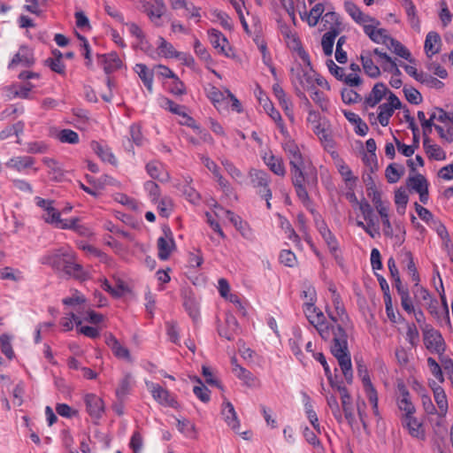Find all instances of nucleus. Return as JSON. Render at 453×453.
I'll return each mask as SVG.
<instances>
[{"label":"nucleus","mask_w":453,"mask_h":453,"mask_svg":"<svg viewBox=\"0 0 453 453\" xmlns=\"http://www.w3.org/2000/svg\"><path fill=\"white\" fill-rule=\"evenodd\" d=\"M160 168H162V165L157 162H150L146 165L147 173L152 179L167 182L170 180V175L167 172L161 173Z\"/></svg>","instance_id":"32"},{"label":"nucleus","mask_w":453,"mask_h":453,"mask_svg":"<svg viewBox=\"0 0 453 453\" xmlns=\"http://www.w3.org/2000/svg\"><path fill=\"white\" fill-rule=\"evenodd\" d=\"M395 203L396 204L398 213L403 214L408 203V195L404 189H398L395 192Z\"/></svg>","instance_id":"56"},{"label":"nucleus","mask_w":453,"mask_h":453,"mask_svg":"<svg viewBox=\"0 0 453 453\" xmlns=\"http://www.w3.org/2000/svg\"><path fill=\"white\" fill-rule=\"evenodd\" d=\"M165 12V5L162 0H155V4L151 5L147 15L151 20L153 19H160Z\"/></svg>","instance_id":"60"},{"label":"nucleus","mask_w":453,"mask_h":453,"mask_svg":"<svg viewBox=\"0 0 453 453\" xmlns=\"http://www.w3.org/2000/svg\"><path fill=\"white\" fill-rule=\"evenodd\" d=\"M434 395L440 411V415H445L448 411V401L444 390L440 386H437L434 388Z\"/></svg>","instance_id":"44"},{"label":"nucleus","mask_w":453,"mask_h":453,"mask_svg":"<svg viewBox=\"0 0 453 453\" xmlns=\"http://www.w3.org/2000/svg\"><path fill=\"white\" fill-rule=\"evenodd\" d=\"M91 148L104 162H107L114 165L117 164L116 157L109 147H104L98 142L93 141L91 142Z\"/></svg>","instance_id":"26"},{"label":"nucleus","mask_w":453,"mask_h":453,"mask_svg":"<svg viewBox=\"0 0 453 453\" xmlns=\"http://www.w3.org/2000/svg\"><path fill=\"white\" fill-rule=\"evenodd\" d=\"M130 391V375L127 374L119 382V387L116 389V395L119 401H122L123 398L129 393Z\"/></svg>","instance_id":"61"},{"label":"nucleus","mask_w":453,"mask_h":453,"mask_svg":"<svg viewBox=\"0 0 453 453\" xmlns=\"http://www.w3.org/2000/svg\"><path fill=\"white\" fill-rule=\"evenodd\" d=\"M157 257L160 260L165 261L169 259L172 252L176 249L174 240H166L165 238H158L157 242Z\"/></svg>","instance_id":"22"},{"label":"nucleus","mask_w":453,"mask_h":453,"mask_svg":"<svg viewBox=\"0 0 453 453\" xmlns=\"http://www.w3.org/2000/svg\"><path fill=\"white\" fill-rule=\"evenodd\" d=\"M379 113L377 119L382 127H387L389 123V119L394 113V109L390 104H387L386 103L380 104L378 108Z\"/></svg>","instance_id":"46"},{"label":"nucleus","mask_w":453,"mask_h":453,"mask_svg":"<svg viewBox=\"0 0 453 453\" xmlns=\"http://www.w3.org/2000/svg\"><path fill=\"white\" fill-rule=\"evenodd\" d=\"M173 9H183L187 16L196 17L198 16V10L193 4L192 2H187L186 0H169Z\"/></svg>","instance_id":"39"},{"label":"nucleus","mask_w":453,"mask_h":453,"mask_svg":"<svg viewBox=\"0 0 453 453\" xmlns=\"http://www.w3.org/2000/svg\"><path fill=\"white\" fill-rule=\"evenodd\" d=\"M180 296L184 310L193 319V321L196 322L198 317V303L196 299V288L185 285L181 288Z\"/></svg>","instance_id":"8"},{"label":"nucleus","mask_w":453,"mask_h":453,"mask_svg":"<svg viewBox=\"0 0 453 453\" xmlns=\"http://www.w3.org/2000/svg\"><path fill=\"white\" fill-rule=\"evenodd\" d=\"M58 139L64 143L76 144L79 142V134L71 129H63L58 135Z\"/></svg>","instance_id":"52"},{"label":"nucleus","mask_w":453,"mask_h":453,"mask_svg":"<svg viewBox=\"0 0 453 453\" xmlns=\"http://www.w3.org/2000/svg\"><path fill=\"white\" fill-rule=\"evenodd\" d=\"M97 59L98 63L104 65V70L107 74L119 70L122 65V61L116 52L97 55Z\"/></svg>","instance_id":"16"},{"label":"nucleus","mask_w":453,"mask_h":453,"mask_svg":"<svg viewBox=\"0 0 453 453\" xmlns=\"http://www.w3.org/2000/svg\"><path fill=\"white\" fill-rule=\"evenodd\" d=\"M345 9L347 12L351 16V18L357 22L358 24L366 25L368 22L372 23H377L380 24V22L368 15L364 14L360 9L352 2H346L345 3Z\"/></svg>","instance_id":"18"},{"label":"nucleus","mask_w":453,"mask_h":453,"mask_svg":"<svg viewBox=\"0 0 453 453\" xmlns=\"http://www.w3.org/2000/svg\"><path fill=\"white\" fill-rule=\"evenodd\" d=\"M35 163V158L29 156L15 157L11 158L7 163L6 166L13 168L18 172H21L24 169L30 168Z\"/></svg>","instance_id":"29"},{"label":"nucleus","mask_w":453,"mask_h":453,"mask_svg":"<svg viewBox=\"0 0 453 453\" xmlns=\"http://www.w3.org/2000/svg\"><path fill=\"white\" fill-rule=\"evenodd\" d=\"M441 37L436 32H429L425 41V51L428 58H432L440 50Z\"/></svg>","instance_id":"21"},{"label":"nucleus","mask_w":453,"mask_h":453,"mask_svg":"<svg viewBox=\"0 0 453 453\" xmlns=\"http://www.w3.org/2000/svg\"><path fill=\"white\" fill-rule=\"evenodd\" d=\"M422 331L426 349L432 352L442 355L445 351V342L441 334L427 324L422 326Z\"/></svg>","instance_id":"6"},{"label":"nucleus","mask_w":453,"mask_h":453,"mask_svg":"<svg viewBox=\"0 0 453 453\" xmlns=\"http://www.w3.org/2000/svg\"><path fill=\"white\" fill-rule=\"evenodd\" d=\"M220 162L224 166L226 172L229 174V176L237 183L241 184L244 177L242 172L227 158H221Z\"/></svg>","instance_id":"37"},{"label":"nucleus","mask_w":453,"mask_h":453,"mask_svg":"<svg viewBox=\"0 0 453 453\" xmlns=\"http://www.w3.org/2000/svg\"><path fill=\"white\" fill-rule=\"evenodd\" d=\"M449 120L451 121V125L449 126L446 129L438 125H435L434 128L441 139L448 142H453V119Z\"/></svg>","instance_id":"64"},{"label":"nucleus","mask_w":453,"mask_h":453,"mask_svg":"<svg viewBox=\"0 0 453 453\" xmlns=\"http://www.w3.org/2000/svg\"><path fill=\"white\" fill-rule=\"evenodd\" d=\"M325 12V7L323 4H315L310 11L309 13L306 12L303 14H301V18L304 19V16L306 17V20L310 27H315L319 19H322V14Z\"/></svg>","instance_id":"34"},{"label":"nucleus","mask_w":453,"mask_h":453,"mask_svg":"<svg viewBox=\"0 0 453 453\" xmlns=\"http://www.w3.org/2000/svg\"><path fill=\"white\" fill-rule=\"evenodd\" d=\"M402 263L406 265L407 270L411 276L413 281L418 285L419 281V275L417 271L415 263L413 261V257L411 251L404 250L401 252Z\"/></svg>","instance_id":"31"},{"label":"nucleus","mask_w":453,"mask_h":453,"mask_svg":"<svg viewBox=\"0 0 453 453\" xmlns=\"http://www.w3.org/2000/svg\"><path fill=\"white\" fill-rule=\"evenodd\" d=\"M19 64L27 67H30L35 64L32 50L25 45L20 46L19 52L13 56L12 59L9 63L8 68H13Z\"/></svg>","instance_id":"14"},{"label":"nucleus","mask_w":453,"mask_h":453,"mask_svg":"<svg viewBox=\"0 0 453 453\" xmlns=\"http://www.w3.org/2000/svg\"><path fill=\"white\" fill-rule=\"evenodd\" d=\"M280 226L284 230L285 234H287L288 238L295 242L296 245L300 244V238L292 227L291 224L286 219H280Z\"/></svg>","instance_id":"58"},{"label":"nucleus","mask_w":453,"mask_h":453,"mask_svg":"<svg viewBox=\"0 0 453 453\" xmlns=\"http://www.w3.org/2000/svg\"><path fill=\"white\" fill-rule=\"evenodd\" d=\"M152 395L153 397L161 404H165L166 406L170 407H176L177 401L174 399V397L167 391L166 389L163 388L161 386L157 385L153 387L152 389Z\"/></svg>","instance_id":"19"},{"label":"nucleus","mask_w":453,"mask_h":453,"mask_svg":"<svg viewBox=\"0 0 453 453\" xmlns=\"http://www.w3.org/2000/svg\"><path fill=\"white\" fill-rule=\"evenodd\" d=\"M0 348L1 351L8 359H12L14 357V351L12 349V346L11 343V337L4 334L0 336Z\"/></svg>","instance_id":"54"},{"label":"nucleus","mask_w":453,"mask_h":453,"mask_svg":"<svg viewBox=\"0 0 453 453\" xmlns=\"http://www.w3.org/2000/svg\"><path fill=\"white\" fill-rule=\"evenodd\" d=\"M338 31L332 30L324 34L321 40V45L326 56H331L333 53L334 43L336 36L339 35Z\"/></svg>","instance_id":"42"},{"label":"nucleus","mask_w":453,"mask_h":453,"mask_svg":"<svg viewBox=\"0 0 453 453\" xmlns=\"http://www.w3.org/2000/svg\"><path fill=\"white\" fill-rule=\"evenodd\" d=\"M45 212L46 213L42 216V219L46 223L54 225L55 226L59 225L61 218L60 212L58 209L51 205L46 208Z\"/></svg>","instance_id":"53"},{"label":"nucleus","mask_w":453,"mask_h":453,"mask_svg":"<svg viewBox=\"0 0 453 453\" xmlns=\"http://www.w3.org/2000/svg\"><path fill=\"white\" fill-rule=\"evenodd\" d=\"M329 290L332 292V301L336 311L337 316L342 321H343L344 319H347V315L342 303L341 296L336 292L334 287H330Z\"/></svg>","instance_id":"50"},{"label":"nucleus","mask_w":453,"mask_h":453,"mask_svg":"<svg viewBox=\"0 0 453 453\" xmlns=\"http://www.w3.org/2000/svg\"><path fill=\"white\" fill-rule=\"evenodd\" d=\"M202 160L204 166L212 173L213 179L217 181L223 193L226 196L232 195L234 193V188L220 173L218 165L209 157H203Z\"/></svg>","instance_id":"9"},{"label":"nucleus","mask_w":453,"mask_h":453,"mask_svg":"<svg viewBox=\"0 0 453 453\" xmlns=\"http://www.w3.org/2000/svg\"><path fill=\"white\" fill-rule=\"evenodd\" d=\"M397 389L399 394L397 397V406L399 410L403 412V416L414 414L416 409L411 400L410 392L406 388L405 385L403 383H399L397 386Z\"/></svg>","instance_id":"12"},{"label":"nucleus","mask_w":453,"mask_h":453,"mask_svg":"<svg viewBox=\"0 0 453 453\" xmlns=\"http://www.w3.org/2000/svg\"><path fill=\"white\" fill-rule=\"evenodd\" d=\"M86 410L88 415L98 420L104 412V403L101 397L95 394H87L84 397Z\"/></svg>","instance_id":"11"},{"label":"nucleus","mask_w":453,"mask_h":453,"mask_svg":"<svg viewBox=\"0 0 453 453\" xmlns=\"http://www.w3.org/2000/svg\"><path fill=\"white\" fill-rule=\"evenodd\" d=\"M379 24L372 23L366 24L364 26V32L366 35L369 36V38L376 42V43H382L385 42L386 36L388 35V31L384 28H378L377 26Z\"/></svg>","instance_id":"20"},{"label":"nucleus","mask_w":453,"mask_h":453,"mask_svg":"<svg viewBox=\"0 0 453 453\" xmlns=\"http://www.w3.org/2000/svg\"><path fill=\"white\" fill-rule=\"evenodd\" d=\"M66 275L73 277L78 280H84L86 279V273L83 271L81 265L75 263V256L73 255L70 264L67 265L65 271L64 272Z\"/></svg>","instance_id":"41"},{"label":"nucleus","mask_w":453,"mask_h":453,"mask_svg":"<svg viewBox=\"0 0 453 453\" xmlns=\"http://www.w3.org/2000/svg\"><path fill=\"white\" fill-rule=\"evenodd\" d=\"M248 177L252 188L266 201V207L270 210L272 207L270 200L273 196L270 188V175L263 170L250 168L248 173Z\"/></svg>","instance_id":"4"},{"label":"nucleus","mask_w":453,"mask_h":453,"mask_svg":"<svg viewBox=\"0 0 453 453\" xmlns=\"http://www.w3.org/2000/svg\"><path fill=\"white\" fill-rule=\"evenodd\" d=\"M73 253L68 248H59L42 256L41 263L50 265L57 272H65L73 259Z\"/></svg>","instance_id":"5"},{"label":"nucleus","mask_w":453,"mask_h":453,"mask_svg":"<svg viewBox=\"0 0 453 453\" xmlns=\"http://www.w3.org/2000/svg\"><path fill=\"white\" fill-rule=\"evenodd\" d=\"M391 42V49L390 50L394 52L395 54L398 55L399 57L408 60L409 62H412L411 52L408 50V49L403 46L400 42L396 41H390Z\"/></svg>","instance_id":"55"},{"label":"nucleus","mask_w":453,"mask_h":453,"mask_svg":"<svg viewBox=\"0 0 453 453\" xmlns=\"http://www.w3.org/2000/svg\"><path fill=\"white\" fill-rule=\"evenodd\" d=\"M284 150L289 159L290 173L292 183L299 199L306 206L310 203V197L307 192V187H312L317 182V177H305L303 173V158L298 146L292 141L287 142Z\"/></svg>","instance_id":"2"},{"label":"nucleus","mask_w":453,"mask_h":453,"mask_svg":"<svg viewBox=\"0 0 453 453\" xmlns=\"http://www.w3.org/2000/svg\"><path fill=\"white\" fill-rule=\"evenodd\" d=\"M311 92V97L313 100L315 104H317L322 111H327L328 108V102L326 98L325 97V95L322 91L317 89L316 87H314L313 90H310Z\"/></svg>","instance_id":"62"},{"label":"nucleus","mask_w":453,"mask_h":453,"mask_svg":"<svg viewBox=\"0 0 453 453\" xmlns=\"http://www.w3.org/2000/svg\"><path fill=\"white\" fill-rule=\"evenodd\" d=\"M388 89L382 82L376 83L370 94L365 98L364 104L369 107L376 106L388 93Z\"/></svg>","instance_id":"17"},{"label":"nucleus","mask_w":453,"mask_h":453,"mask_svg":"<svg viewBox=\"0 0 453 453\" xmlns=\"http://www.w3.org/2000/svg\"><path fill=\"white\" fill-rule=\"evenodd\" d=\"M358 209L360 210L365 220L367 221L368 225L375 226V216L373 213V209L365 199L360 201Z\"/></svg>","instance_id":"47"},{"label":"nucleus","mask_w":453,"mask_h":453,"mask_svg":"<svg viewBox=\"0 0 453 453\" xmlns=\"http://www.w3.org/2000/svg\"><path fill=\"white\" fill-rule=\"evenodd\" d=\"M341 94L342 101L348 104H356L362 100L361 96L352 88H345Z\"/></svg>","instance_id":"59"},{"label":"nucleus","mask_w":453,"mask_h":453,"mask_svg":"<svg viewBox=\"0 0 453 453\" xmlns=\"http://www.w3.org/2000/svg\"><path fill=\"white\" fill-rule=\"evenodd\" d=\"M402 424L412 437L418 438L422 434L421 424L413 417V414L402 416Z\"/></svg>","instance_id":"28"},{"label":"nucleus","mask_w":453,"mask_h":453,"mask_svg":"<svg viewBox=\"0 0 453 453\" xmlns=\"http://www.w3.org/2000/svg\"><path fill=\"white\" fill-rule=\"evenodd\" d=\"M24 127L25 125L23 121H18L12 126L6 127L4 130L0 132V140H5L12 136V134L19 136L20 134L23 133Z\"/></svg>","instance_id":"48"},{"label":"nucleus","mask_w":453,"mask_h":453,"mask_svg":"<svg viewBox=\"0 0 453 453\" xmlns=\"http://www.w3.org/2000/svg\"><path fill=\"white\" fill-rule=\"evenodd\" d=\"M221 415L223 419L226 423V425L236 434H239L242 436L243 439L249 440L250 437V433L249 431L240 432V421L238 419L236 411L234 410V405L226 399L224 398L222 407H221Z\"/></svg>","instance_id":"7"},{"label":"nucleus","mask_w":453,"mask_h":453,"mask_svg":"<svg viewBox=\"0 0 453 453\" xmlns=\"http://www.w3.org/2000/svg\"><path fill=\"white\" fill-rule=\"evenodd\" d=\"M314 76H316V73L314 72L312 67L303 68L299 64L290 69V80L293 86L296 88V95L299 97H303L309 106L311 105V103L304 96L302 89H314Z\"/></svg>","instance_id":"3"},{"label":"nucleus","mask_w":453,"mask_h":453,"mask_svg":"<svg viewBox=\"0 0 453 453\" xmlns=\"http://www.w3.org/2000/svg\"><path fill=\"white\" fill-rule=\"evenodd\" d=\"M408 186L416 192H419L422 189L427 188L428 184L426 178L420 174L416 173L413 176H410L407 180Z\"/></svg>","instance_id":"45"},{"label":"nucleus","mask_w":453,"mask_h":453,"mask_svg":"<svg viewBox=\"0 0 453 453\" xmlns=\"http://www.w3.org/2000/svg\"><path fill=\"white\" fill-rule=\"evenodd\" d=\"M415 210L418 213V217L424 220L426 223L429 225H435L437 223V220L434 219L433 214L428 211L426 208L423 207L422 205L418 204V203H415Z\"/></svg>","instance_id":"63"},{"label":"nucleus","mask_w":453,"mask_h":453,"mask_svg":"<svg viewBox=\"0 0 453 453\" xmlns=\"http://www.w3.org/2000/svg\"><path fill=\"white\" fill-rule=\"evenodd\" d=\"M102 288L115 298L121 297L126 292L129 291L127 285L120 279H118L116 286L112 287L108 280L104 279L102 283Z\"/></svg>","instance_id":"24"},{"label":"nucleus","mask_w":453,"mask_h":453,"mask_svg":"<svg viewBox=\"0 0 453 453\" xmlns=\"http://www.w3.org/2000/svg\"><path fill=\"white\" fill-rule=\"evenodd\" d=\"M312 303H304V313L319 335L325 341L332 340L331 352L337 359L346 381L350 384L353 380V372L350 353L348 348L347 334L341 326L336 328L325 321V315Z\"/></svg>","instance_id":"1"},{"label":"nucleus","mask_w":453,"mask_h":453,"mask_svg":"<svg viewBox=\"0 0 453 453\" xmlns=\"http://www.w3.org/2000/svg\"><path fill=\"white\" fill-rule=\"evenodd\" d=\"M360 60L365 73L371 78H378L380 75V67L374 64L371 53L361 54Z\"/></svg>","instance_id":"25"},{"label":"nucleus","mask_w":453,"mask_h":453,"mask_svg":"<svg viewBox=\"0 0 453 453\" xmlns=\"http://www.w3.org/2000/svg\"><path fill=\"white\" fill-rule=\"evenodd\" d=\"M208 37L211 45L218 50L219 52L226 57L232 56V49L229 46V42L220 31L211 29L208 31Z\"/></svg>","instance_id":"13"},{"label":"nucleus","mask_w":453,"mask_h":453,"mask_svg":"<svg viewBox=\"0 0 453 453\" xmlns=\"http://www.w3.org/2000/svg\"><path fill=\"white\" fill-rule=\"evenodd\" d=\"M317 227L332 251L337 250V242L324 221H317Z\"/></svg>","instance_id":"35"},{"label":"nucleus","mask_w":453,"mask_h":453,"mask_svg":"<svg viewBox=\"0 0 453 453\" xmlns=\"http://www.w3.org/2000/svg\"><path fill=\"white\" fill-rule=\"evenodd\" d=\"M104 337L106 345L111 349L117 358L124 359L128 363H133V358L129 349L121 345L119 340L112 334H106Z\"/></svg>","instance_id":"10"},{"label":"nucleus","mask_w":453,"mask_h":453,"mask_svg":"<svg viewBox=\"0 0 453 453\" xmlns=\"http://www.w3.org/2000/svg\"><path fill=\"white\" fill-rule=\"evenodd\" d=\"M323 27L327 31L336 30L341 33L343 29L339 15L334 12H327L322 16Z\"/></svg>","instance_id":"23"},{"label":"nucleus","mask_w":453,"mask_h":453,"mask_svg":"<svg viewBox=\"0 0 453 453\" xmlns=\"http://www.w3.org/2000/svg\"><path fill=\"white\" fill-rule=\"evenodd\" d=\"M239 323L236 318L230 312L226 314V326L219 327V334L228 341H233L234 335L239 333Z\"/></svg>","instance_id":"15"},{"label":"nucleus","mask_w":453,"mask_h":453,"mask_svg":"<svg viewBox=\"0 0 453 453\" xmlns=\"http://www.w3.org/2000/svg\"><path fill=\"white\" fill-rule=\"evenodd\" d=\"M403 173L404 169L403 166H399V168H397L395 164H390L386 168L385 174L389 183H395L399 180Z\"/></svg>","instance_id":"49"},{"label":"nucleus","mask_w":453,"mask_h":453,"mask_svg":"<svg viewBox=\"0 0 453 453\" xmlns=\"http://www.w3.org/2000/svg\"><path fill=\"white\" fill-rule=\"evenodd\" d=\"M326 402L334 418L337 420L338 423H342L343 421V417L336 397L334 395L327 396Z\"/></svg>","instance_id":"57"},{"label":"nucleus","mask_w":453,"mask_h":453,"mask_svg":"<svg viewBox=\"0 0 453 453\" xmlns=\"http://www.w3.org/2000/svg\"><path fill=\"white\" fill-rule=\"evenodd\" d=\"M134 71L137 73L149 92H152L153 73L150 71L144 64H136Z\"/></svg>","instance_id":"30"},{"label":"nucleus","mask_w":453,"mask_h":453,"mask_svg":"<svg viewBox=\"0 0 453 453\" xmlns=\"http://www.w3.org/2000/svg\"><path fill=\"white\" fill-rule=\"evenodd\" d=\"M423 147L430 158L435 160H444L446 159L445 151L438 145L432 144L429 137H426L423 140Z\"/></svg>","instance_id":"27"},{"label":"nucleus","mask_w":453,"mask_h":453,"mask_svg":"<svg viewBox=\"0 0 453 453\" xmlns=\"http://www.w3.org/2000/svg\"><path fill=\"white\" fill-rule=\"evenodd\" d=\"M337 168L346 185L349 189H352L356 184L357 177L353 175L350 168L342 160L338 162Z\"/></svg>","instance_id":"38"},{"label":"nucleus","mask_w":453,"mask_h":453,"mask_svg":"<svg viewBox=\"0 0 453 453\" xmlns=\"http://www.w3.org/2000/svg\"><path fill=\"white\" fill-rule=\"evenodd\" d=\"M158 54L166 58H173L175 57H180V51H177L172 43L168 42L164 37L158 38L157 45Z\"/></svg>","instance_id":"33"},{"label":"nucleus","mask_w":453,"mask_h":453,"mask_svg":"<svg viewBox=\"0 0 453 453\" xmlns=\"http://www.w3.org/2000/svg\"><path fill=\"white\" fill-rule=\"evenodd\" d=\"M265 162L270 170L279 176H284L286 170L283 165V161L280 157H277L273 155L265 157Z\"/></svg>","instance_id":"40"},{"label":"nucleus","mask_w":453,"mask_h":453,"mask_svg":"<svg viewBox=\"0 0 453 453\" xmlns=\"http://www.w3.org/2000/svg\"><path fill=\"white\" fill-rule=\"evenodd\" d=\"M363 384L366 396L372 404V407H375L378 404V394L373 385L371 382L368 372L365 370V375L363 376Z\"/></svg>","instance_id":"36"},{"label":"nucleus","mask_w":453,"mask_h":453,"mask_svg":"<svg viewBox=\"0 0 453 453\" xmlns=\"http://www.w3.org/2000/svg\"><path fill=\"white\" fill-rule=\"evenodd\" d=\"M205 93L207 97L212 102L214 106L219 110L220 104L226 101L225 94L221 92L215 87L211 86L210 88H205Z\"/></svg>","instance_id":"43"},{"label":"nucleus","mask_w":453,"mask_h":453,"mask_svg":"<svg viewBox=\"0 0 453 453\" xmlns=\"http://www.w3.org/2000/svg\"><path fill=\"white\" fill-rule=\"evenodd\" d=\"M58 228L61 229H72L74 230L80 234H83V230H85V227L81 225H80V219L79 218H73L71 219H61V222H59L58 226H56Z\"/></svg>","instance_id":"51"}]
</instances>
